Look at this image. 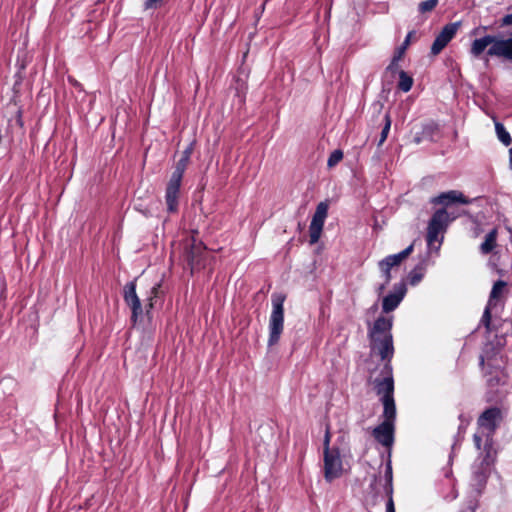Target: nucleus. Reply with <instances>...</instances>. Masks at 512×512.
<instances>
[{"label":"nucleus","mask_w":512,"mask_h":512,"mask_svg":"<svg viewBox=\"0 0 512 512\" xmlns=\"http://www.w3.org/2000/svg\"><path fill=\"white\" fill-rule=\"evenodd\" d=\"M393 316L380 315L373 323H368L367 337L370 356H377L383 362L379 376L373 378L374 370L370 371L369 381L373 384L376 394L380 397L383 409L390 413L396 409L394 400V377L392 359L395 353L393 335Z\"/></svg>","instance_id":"1"},{"label":"nucleus","mask_w":512,"mask_h":512,"mask_svg":"<svg viewBox=\"0 0 512 512\" xmlns=\"http://www.w3.org/2000/svg\"><path fill=\"white\" fill-rule=\"evenodd\" d=\"M486 49L487 56L512 58V38H499L487 34L474 39L469 52L472 57L480 58Z\"/></svg>","instance_id":"2"},{"label":"nucleus","mask_w":512,"mask_h":512,"mask_svg":"<svg viewBox=\"0 0 512 512\" xmlns=\"http://www.w3.org/2000/svg\"><path fill=\"white\" fill-rule=\"evenodd\" d=\"M503 419L499 407H490L484 410L477 420V432L473 435L475 447L480 450L481 446L488 444L494 447L493 435Z\"/></svg>","instance_id":"3"},{"label":"nucleus","mask_w":512,"mask_h":512,"mask_svg":"<svg viewBox=\"0 0 512 512\" xmlns=\"http://www.w3.org/2000/svg\"><path fill=\"white\" fill-rule=\"evenodd\" d=\"M497 451L494 447L481 446L478 458L472 465V480L477 490H482L490 476L492 467L495 463Z\"/></svg>","instance_id":"4"},{"label":"nucleus","mask_w":512,"mask_h":512,"mask_svg":"<svg viewBox=\"0 0 512 512\" xmlns=\"http://www.w3.org/2000/svg\"><path fill=\"white\" fill-rule=\"evenodd\" d=\"M285 295L282 293H274L271 296L272 312L269 317V337L268 346L276 345L281 337L284 329V302Z\"/></svg>","instance_id":"5"},{"label":"nucleus","mask_w":512,"mask_h":512,"mask_svg":"<svg viewBox=\"0 0 512 512\" xmlns=\"http://www.w3.org/2000/svg\"><path fill=\"white\" fill-rule=\"evenodd\" d=\"M189 160L187 158H180L176 164V167L167 183L165 192V201L167 204V210L170 213H174L178 210V199L180 193V187L183 175L187 168Z\"/></svg>","instance_id":"6"},{"label":"nucleus","mask_w":512,"mask_h":512,"mask_svg":"<svg viewBox=\"0 0 512 512\" xmlns=\"http://www.w3.org/2000/svg\"><path fill=\"white\" fill-rule=\"evenodd\" d=\"M450 221L451 219L445 208L437 209L433 213L427 227L426 239L429 248L440 249L443 241V236L440 237V235L446 231Z\"/></svg>","instance_id":"7"},{"label":"nucleus","mask_w":512,"mask_h":512,"mask_svg":"<svg viewBox=\"0 0 512 512\" xmlns=\"http://www.w3.org/2000/svg\"><path fill=\"white\" fill-rule=\"evenodd\" d=\"M383 421L373 429V436L381 445L390 448L394 443L396 409L386 412L383 409Z\"/></svg>","instance_id":"8"},{"label":"nucleus","mask_w":512,"mask_h":512,"mask_svg":"<svg viewBox=\"0 0 512 512\" xmlns=\"http://www.w3.org/2000/svg\"><path fill=\"white\" fill-rule=\"evenodd\" d=\"M342 472V461L337 449H324V477L327 482L340 477Z\"/></svg>","instance_id":"9"},{"label":"nucleus","mask_w":512,"mask_h":512,"mask_svg":"<svg viewBox=\"0 0 512 512\" xmlns=\"http://www.w3.org/2000/svg\"><path fill=\"white\" fill-rule=\"evenodd\" d=\"M413 247V244H411L401 252L397 254L388 255L379 261L378 267L380 269L383 279H386V283H390L392 279V268L399 266L400 263L412 253Z\"/></svg>","instance_id":"10"},{"label":"nucleus","mask_w":512,"mask_h":512,"mask_svg":"<svg viewBox=\"0 0 512 512\" xmlns=\"http://www.w3.org/2000/svg\"><path fill=\"white\" fill-rule=\"evenodd\" d=\"M407 293L405 281L394 284L392 291L382 299V312L390 313L398 308Z\"/></svg>","instance_id":"11"},{"label":"nucleus","mask_w":512,"mask_h":512,"mask_svg":"<svg viewBox=\"0 0 512 512\" xmlns=\"http://www.w3.org/2000/svg\"><path fill=\"white\" fill-rule=\"evenodd\" d=\"M459 27L460 22H452L446 24L442 28L431 46L430 52L433 56L438 55L448 45V43L456 36Z\"/></svg>","instance_id":"12"},{"label":"nucleus","mask_w":512,"mask_h":512,"mask_svg":"<svg viewBox=\"0 0 512 512\" xmlns=\"http://www.w3.org/2000/svg\"><path fill=\"white\" fill-rule=\"evenodd\" d=\"M124 301L131 308V321L135 324L138 317L142 315L143 309L139 297L136 293L135 281H130L124 286Z\"/></svg>","instance_id":"13"},{"label":"nucleus","mask_w":512,"mask_h":512,"mask_svg":"<svg viewBox=\"0 0 512 512\" xmlns=\"http://www.w3.org/2000/svg\"><path fill=\"white\" fill-rule=\"evenodd\" d=\"M472 199L467 198L462 192L458 190H449L442 192L439 195L431 198L430 202L434 205L449 206L454 203L471 204Z\"/></svg>","instance_id":"14"},{"label":"nucleus","mask_w":512,"mask_h":512,"mask_svg":"<svg viewBox=\"0 0 512 512\" xmlns=\"http://www.w3.org/2000/svg\"><path fill=\"white\" fill-rule=\"evenodd\" d=\"M204 250L205 247L203 246V243L196 242V240L193 238L190 249L187 253V260L192 269L195 266L200 265L201 255L203 254Z\"/></svg>","instance_id":"15"},{"label":"nucleus","mask_w":512,"mask_h":512,"mask_svg":"<svg viewBox=\"0 0 512 512\" xmlns=\"http://www.w3.org/2000/svg\"><path fill=\"white\" fill-rule=\"evenodd\" d=\"M497 229H492L485 236L484 242L480 245V251L482 254L487 255L493 251L496 246Z\"/></svg>","instance_id":"16"},{"label":"nucleus","mask_w":512,"mask_h":512,"mask_svg":"<svg viewBox=\"0 0 512 512\" xmlns=\"http://www.w3.org/2000/svg\"><path fill=\"white\" fill-rule=\"evenodd\" d=\"M327 215H328V204L326 202H320L316 207V211L312 217L311 222L324 226Z\"/></svg>","instance_id":"17"},{"label":"nucleus","mask_w":512,"mask_h":512,"mask_svg":"<svg viewBox=\"0 0 512 512\" xmlns=\"http://www.w3.org/2000/svg\"><path fill=\"white\" fill-rule=\"evenodd\" d=\"M425 266L423 263L416 265L408 274V281L410 285L415 286L424 277Z\"/></svg>","instance_id":"18"},{"label":"nucleus","mask_w":512,"mask_h":512,"mask_svg":"<svg viewBox=\"0 0 512 512\" xmlns=\"http://www.w3.org/2000/svg\"><path fill=\"white\" fill-rule=\"evenodd\" d=\"M479 365H480L481 369L485 371L484 373H485L486 376L490 375V377L487 379V383L490 386L497 385L499 383V379L497 378V376L495 378L492 377V375L494 373L497 375L499 370L497 368L491 367L490 365H488L487 368H486V366H485V359H484V356H482V355L480 356Z\"/></svg>","instance_id":"19"},{"label":"nucleus","mask_w":512,"mask_h":512,"mask_svg":"<svg viewBox=\"0 0 512 512\" xmlns=\"http://www.w3.org/2000/svg\"><path fill=\"white\" fill-rule=\"evenodd\" d=\"M495 131L499 141L505 146H509L512 143V138L502 123H495Z\"/></svg>","instance_id":"20"},{"label":"nucleus","mask_w":512,"mask_h":512,"mask_svg":"<svg viewBox=\"0 0 512 512\" xmlns=\"http://www.w3.org/2000/svg\"><path fill=\"white\" fill-rule=\"evenodd\" d=\"M384 478H385V481H386L385 486H384L385 492L387 493V495L389 497H392V493H393V485H392L393 472H392L391 461H388L386 463L385 471H384Z\"/></svg>","instance_id":"21"},{"label":"nucleus","mask_w":512,"mask_h":512,"mask_svg":"<svg viewBox=\"0 0 512 512\" xmlns=\"http://www.w3.org/2000/svg\"><path fill=\"white\" fill-rule=\"evenodd\" d=\"M505 286L506 282L503 280H497L494 283L488 300L489 305H496L497 298L500 296Z\"/></svg>","instance_id":"22"},{"label":"nucleus","mask_w":512,"mask_h":512,"mask_svg":"<svg viewBox=\"0 0 512 512\" xmlns=\"http://www.w3.org/2000/svg\"><path fill=\"white\" fill-rule=\"evenodd\" d=\"M413 86V79L409 76L405 71L399 72V82L398 87L403 92H408L411 90Z\"/></svg>","instance_id":"23"},{"label":"nucleus","mask_w":512,"mask_h":512,"mask_svg":"<svg viewBox=\"0 0 512 512\" xmlns=\"http://www.w3.org/2000/svg\"><path fill=\"white\" fill-rule=\"evenodd\" d=\"M323 225H320V224H315V223H312L310 222V226H309V243L311 245H314L316 244L320 237H321V233H322V230H323Z\"/></svg>","instance_id":"24"},{"label":"nucleus","mask_w":512,"mask_h":512,"mask_svg":"<svg viewBox=\"0 0 512 512\" xmlns=\"http://www.w3.org/2000/svg\"><path fill=\"white\" fill-rule=\"evenodd\" d=\"M384 127L382 128L380 139L378 142V146H381L387 139V136L389 134L390 128H391V117L389 113H386L384 115Z\"/></svg>","instance_id":"25"},{"label":"nucleus","mask_w":512,"mask_h":512,"mask_svg":"<svg viewBox=\"0 0 512 512\" xmlns=\"http://www.w3.org/2000/svg\"><path fill=\"white\" fill-rule=\"evenodd\" d=\"M437 130V125L434 123L424 125L421 130L422 138H425L426 140L429 141H433L434 135L437 132Z\"/></svg>","instance_id":"26"},{"label":"nucleus","mask_w":512,"mask_h":512,"mask_svg":"<svg viewBox=\"0 0 512 512\" xmlns=\"http://www.w3.org/2000/svg\"><path fill=\"white\" fill-rule=\"evenodd\" d=\"M438 2H439V0L422 1L418 6V10L420 13L431 12L437 6Z\"/></svg>","instance_id":"27"},{"label":"nucleus","mask_w":512,"mask_h":512,"mask_svg":"<svg viewBox=\"0 0 512 512\" xmlns=\"http://www.w3.org/2000/svg\"><path fill=\"white\" fill-rule=\"evenodd\" d=\"M343 158V152L339 149L337 150H334L328 160H327V166L328 167H334L335 165H337Z\"/></svg>","instance_id":"28"},{"label":"nucleus","mask_w":512,"mask_h":512,"mask_svg":"<svg viewBox=\"0 0 512 512\" xmlns=\"http://www.w3.org/2000/svg\"><path fill=\"white\" fill-rule=\"evenodd\" d=\"M494 305H489V303H487V306L485 307L484 309V312H483V315L481 317V324H483L487 330H490V324H491V308L493 307Z\"/></svg>","instance_id":"29"},{"label":"nucleus","mask_w":512,"mask_h":512,"mask_svg":"<svg viewBox=\"0 0 512 512\" xmlns=\"http://www.w3.org/2000/svg\"><path fill=\"white\" fill-rule=\"evenodd\" d=\"M459 419L461 420V423H460V425H459V427H458V433H457V436H458V437L463 438V435H464V433H465V431H466V428H467L468 422H465V421L463 420V415H460V416H459Z\"/></svg>","instance_id":"30"},{"label":"nucleus","mask_w":512,"mask_h":512,"mask_svg":"<svg viewBox=\"0 0 512 512\" xmlns=\"http://www.w3.org/2000/svg\"><path fill=\"white\" fill-rule=\"evenodd\" d=\"M162 1L163 0H146L144 2V8L146 10L157 8Z\"/></svg>","instance_id":"31"},{"label":"nucleus","mask_w":512,"mask_h":512,"mask_svg":"<svg viewBox=\"0 0 512 512\" xmlns=\"http://www.w3.org/2000/svg\"><path fill=\"white\" fill-rule=\"evenodd\" d=\"M402 57V51H397V53L393 56V59L390 63V65L388 66V69H392L394 66H396L398 64V61L401 59Z\"/></svg>","instance_id":"32"},{"label":"nucleus","mask_w":512,"mask_h":512,"mask_svg":"<svg viewBox=\"0 0 512 512\" xmlns=\"http://www.w3.org/2000/svg\"><path fill=\"white\" fill-rule=\"evenodd\" d=\"M412 34H413V32H412V31H410V32L407 34V36H406V38H405V40H404L403 44H402V45H401V47L398 49V51H402V54L404 53L405 49H406V48H407V46L409 45Z\"/></svg>","instance_id":"33"},{"label":"nucleus","mask_w":512,"mask_h":512,"mask_svg":"<svg viewBox=\"0 0 512 512\" xmlns=\"http://www.w3.org/2000/svg\"><path fill=\"white\" fill-rule=\"evenodd\" d=\"M512 25V13L505 15L501 20V26Z\"/></svg>","instance_id":"34"},{"label":"nucleus","mask_w":512,"mask_h":512,"mask_svg":"<svg viewBox=\"0 0 512 512\" xmlns=\"http://www.w3.org/2000/svg\"><path fill=\"white\" fill-rule=\"evenodd\" d=\"M389 283H386V279H384L383 283L379 284L377 287H376V292L378 294V296L382 295L384 290L386 289L387 285Z\"/></svg>","instance_id":"35"},{"label":"nucleus","mask_w":512,"mask_h":512,"mask_svg":"<svg viewBox=\"0 0 512 512\" xmlns=\"http://www.w3.org/2000/svg\"><path fill=\"white\" fill-rule=\"evenodd\" d=\"M385 512H395L394 502L392 497H389L386 503V511Z\"/></svg>","instance_id":"36"},{"label":"nucleus","mask_w":512,"mask_h":512,"mask_svg":"<svg viewBox=\"0 0 512 512\" xmlns=\"http://www.w3.org/2000/svg\"><path fill=\"white\" fill-rule=\"evenodd\" d=\"M191 153H192V147H188L187 149H185L183 151L182 158H187L189 160Z\"/></svg>","instance_id":"37"},{"label":"nucleus","mask_w":512,"mask_h":512,"mask_svg":"<svg viewBox=\"0 0 512 512\" xmlns=\"http://www.w3.org/2000/svg\"><path fill=\"white\" fill-rule=\"evenodd\" d=\"M423 140H426L425 138H422V133H417L416 136L414 137V142L416 144H419L421 143Z\"/></svg>","instance_id":"38"},{"label":"nucleus","mask_w":512,"mask_h":512,"mask_svg":"<svg viewBox=\"0 0 512 512\" xmlns=\"http://www.w3.org/2000/svg\"><path fill=\"white\" fill-rule=\"evenodd\" d=\"M329 442H330V435H329V432H327L325 435V439H324V449H326V447L329 448Z\"/></svg>","instance_id":"39"},{"label":"nucleus","mask_w":512,"mask_h":512,"mask_svg":"<svg viewBox=\"0 0 512 512\" xmlns=\"http://www.w3.org/2000/svg\"><path fill=\"white\" fill-rule=\"evenodd\" d=\"M509 165L512 170V148L509 149Z\"/></svg>","instance_id":"40"},{"label":"nucleus","mask_w":512,"mask_h":512,"mask_svg":"<svg viewBox=\"0 0 512 512\" xmlns=\"http://www.w3.org/2000/svg\"><path fill=\"white\" fill-rule=\"evenodd\" d=\"M146 307H147V313L149 312L150 309L153 308L152 298L149 299V303H148V305H146Z\"/></svg>","instance_id":"41"},{"label":"nucleus","mask_w":512,"mask_h":512,"mask_svg":"<svg viewBox=\"0 0 512 512\" xmlns=\"http://www.w3.org/2000/svg\"><path fill=\"white\" fill-rule=\"evenodd\" d=\"M507 38H512V30L507 32ZM506 60L512 61V58H506Z\"/></svg>","instance_id":"42"},{"label":"nucleus","mask_w":512,"mask_h":512,"mask_svg":"<svg viewBox=\"0 0 512 512\" xmlns=\"http://www.w3.org/2000/svg\"><path fill=\"white\" fill-rule=\"evenodd\" d=\"M457 493L455 491L452 492V495H451V499H455L457 498Z\"/></svg>","instance_id":"43"},{"label":"nucleus","mask_w":512,"mask_h":512,"mask_svg":"<svg viewBox=\"0 0 512 512\" xmlns=\"http://www.w3.org/2000/svg\"><path fill=\"white\" fill-rule=\"evenodd\" d=\"M158 287H159L158 285H157V286H154V287H153V289H152V292L156 294V293H157V290H158Z\"/></svg>","instance_id":"44"},{"label":"nucleus","mask_w":512,"mask_h":512,"mask_svg":"<svg viewBox=\"0 0 512 512\" xmlns=\"http://www.w3.org/2000/svg\"><path fill=\"white\" fill-rule=\"evenodd\" d=\"M377 309H378V306H377V304H374V305H373V306L371 307V310H374V311H376Z\"/></svg>","instance_id":"45"},{"label":"nucleus","mask_w":512,"mask_h":512,"mask_svg":"<svg viewBox=\"0 0 512 512\" xmlns=\"http://www.w3.org/2000/svg\"><path fill=\"white\" fill-rule=\"evenodd\" d=\"M478 30H479V28L474 29V30L472 31V34H476Z\"/></svg>","instance_id":"46"}]
</instances>
